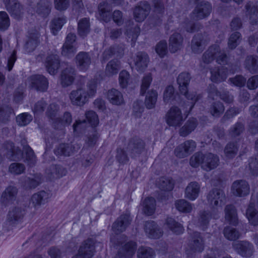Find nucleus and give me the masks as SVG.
Here are the masks:
<instances>
[{"instance_id": "5", "label": "nucleus", "mask_w": 258, "mask_h": 258, "mask_svg": "<svg viewBox=\"0 0 258 258\" xmlns=\"http://www.w3.org/2000/svg\"><path fill=\"white\" fill-rule=\"evenodd\" d=\"M191 77L187 72L181 73L177 78V83L179 86V90L181 94H183L188 100L196 101L197 98L194 94L188 93L187 87L190 82Z\"/></svg>"}, {"instance_id": "13", "label": "nucleus", "mask_w": 258, "mask_h": 258, "mask_svg": "<svg viewBox=\"0 0 258 258\" xmlns=\"http://www.w3.org/2000/svg\"><path fill=\"white\" fill-rule=\"evenodd\" d=\"M70 98L73 105L83 106L88 101V94L85 89L80 88L71 92Z\"/></svg>"}, {"instance_id": "1", "label": "nucleus", "mask_w": 258, "mask_h": 258, "mask_svg": "<svg viewBox=\"0 0 258 258\" xmlns=\"http://www.w3.org/2000/svg\"><path fill=\"white\" fill-rule=\"evenodd\" d=\"M3 148L4 154L11 160L18 161L23 158L24 162L29 167L34 166L36 163V157L29 146H24V151L22 152L19 147L14 146L13 143L7 141L3 144Z\"/></svg>"}, {"instance_id": "51", "label": "nucleus", "mask_w": 258, "mask_h": 258, "mask_svg": "<svg viewBox=\"0 0 258 258\" xmlns=\"http://www.w3.org/2000/svg\"><path fill=\"white\" fill-rule=\"evenodd\" d=\"M13 112L12 108L8 105L0 106V122L7 123L10 120V116Z\"/></svg>"}, {"instance_id": "12", "label": "nucleus", "mask_w": 258, "mask_h": 258, "mask_svg": "<svg viewBox=\"0 0 258 258\" xmlns=\"http://www.w3.org/2000/svg\"><path fill=\"white\" fill-rule=\"evenodd\" d=\"M145 143L140 138L135 137L131 139L128 144L127 150L133 157L140 155L145 150Z\"/></svg>"}, {"instance_id": "22", "label": "nucleus", "mask_w": 258, "mask_h": 258, "mask_svg": "<svg viewBox=\"0 0 258 258\" xmlns=\"http://www.w3.org/2000/svg\"><path fill=\"white\" fill-rule=\"evenodd\" d=\"M25 210L19 207H16L10 211L7 216V222L9 225H14L20 222L24 215Z\"/></svg>"}, {"instance_id": "17", "label": "nucleus", "mask_w": 258, "mask_h": 258, "mask_svg": "<svg viewBox=\"0 0 258 258\" xmlns=\"http://www.w3.org/2000/svg\"><path fill=\"white\" fill-rule=\"evenodd\" d=\"M131 222V219L129 214H122L113 223L112 230L115 233L119 234L125 230Z\"/></svg>"}, {"instance_id": "23", "label": "nucleus", "mask_w": 258, "mask_h": 258, "mask_svg": "<svg viewBox=\"0 0 258 258\" xmlns=\"http://www.w3.org/2000/svg\"><path fill=\"white\" fill-rule=\"evenodd\" d=\"M136 248V242H128L118 250V253L114 258H131L135 254Z\"/></svg>"}, {"instance_id": "64", "label": "nucleus", "mask_w": 258, "mask_h": 258, "mask_svg": "<svg viewBox=\"0 0 258 258\" xmlns=\"http://www.w3.org/2000/svg\"><path fill=\"white\" fill-rule=\"evenodd\" d=\"M25 170V165L20 163H13L10 165L9 168V170L11 173L16 175L23 173Z\"/></svg>"}, {"instance_id": "41", "label": "nucleus", "mask_w": 258, "mask_h": 258, "mask_svg": "<svg viewBox=\"0 0 258 258\" xmlns=\"http://www.w3.org/2000/svg\"><path fill=\"white\" fill-rule=\"evenodd\" d=\"M90 22L88 18H84L81 19L78 24V34L82 37L86 36L90 32Z\"/></svg>"}, {"instance_id": "9", "label": "nucleus", "mask_w": 258, "mask_h": 258, "mask_svg": "<svg viewBox=\"0 0 258 258\" xmlns=\"http://www.w3.org/2000/svg\"><path fill=\"white\" fill-rule=\"evenodd\" d=\"M255 203L258 206V192L255 195H252L250 203L246 212V216L249 223L253 226L258 225V212L254 208Z\"/></svg>"}, {"instance_id": "29", "label": "nucleus", "mask_w": 258, "mask_h": 258, "mask_svg": "<svg viewBox=\"0 0 258 258\" xmlns=\"http://www.w3.org/2000/svg\"><path fill=\"white\" fill-rule=\"evenodd\" d=\"M219 159L217 155L209 153L205 154L202 168L207 171L215 168L219 164Z\"/></svg>"}, {"instance_id": "33", "label": "nucleus", "mask_w": 258, "mask_h": 258, "mask_svg": "<svg viewBox=\"0 0 258 258\" xmlns=\"http://www.w3.org/2000/svg\"><path fill=\"white\" fill-rule=\"evenodd\" d=\"M200 191V185L196 181L190 182L185 189V197L193 201L197 199Z\"/></svg>"}, {"instance_id": "40", "label": "nucleus", "mask_w": 258, "mask_h": 258, "mask_svg": "<svg viewBox=\"0 0 258 258\" xmlns=\"http://www.w3.org/2000/svg\"><path fill=\"white\" fill-rule=\"evenodd\" d=\"M158 97L157 92L153 89L149 90L146 95L145 105L148 109L155 107Z\"/></svg>"}, {"instance_id": "54", "label": "nucleus", "mask_w": 258, "mask_h": 258, "mask_svg": "<svg viewBox=\"0 0 258 258\" xmlns=\"http://www.w3.org/2000/svg\"><path fill=\"white\" fill-rule=\"evenodd\" d=\"M209 111L213 116L218 117L223 113L224 107L221 102H214L211 104Z\"/></svg>"}, {"instance_id": "50", "label": "nucleus", "mask_w": 258, "mask_h": 258, "mask_svg": "<svg viewBox=\"0 0 258 258\" xmlns=\"http://www.w3.org/2000/svg\"><path fill=\"white\" fill-rule=\"evenodd\" d=\"M159 187L166 191H170L173 189L174 185V181L170 178L162 177L158 182Z\"/></svg>"}, {"instance_id": "36", "label": "nucleus", "mask_w": 258, "mask_h": 258, "mask_svg": "<svg viewBox=\"0 0 258 258\" xmlns=\"http://www.w3.org/2000/svg\"><path fill=\"white\" fill-rule=\"evenodd\" d=\"M99 14L101 20L106 23L110 21L111 19V8L106 2H103L98 6Z\"/></svg>"}, {"instance_id": "38", "label": "nucleus", "mask_w": 258, "mask_h": 258, "mask_svg": "<svg viewBox=\"0 0 258 258\" xmlns=\"http://www.w3.org/2000/svg\"><path fill=\"white\" fill-rule=\"evenodd\" d=\"M225 219L229 224L236 225L238 224V218L236 210L235 207L232 205H228L225 208Z\"/></svg>"}, {"instance_id": "25", "label": "nucleus", "mask_w": 258, "mask_h": 258, "mask_svg": "<svg viewBox=\"0 0 258 258\" xmlns=\"http://www.w3.org/2000/svg\"><path fill=\"white\" fill-rule=\"evenodd\" d=\"M76 76L75 69L73 67H68L64 69L61 74V84L63 87L70 86L74 82Z\"/></svg>"}, {"instance_id": "4", "label": "nucleus", "mask_w": 258, "mask_h": 258, "mask_svg": "<svg viewBox=\"0 0 258 258\" xmlns=\"http://www.w3.org/2000/svg\"><path fill=\"white\" fill-rule=\"evenodd\" d=\"M95 243L92 238L84 240L80 246L78 253L72 258H92L95 252Z\"/></svg>"}, {"instance_id": "18", "label": "nucleus", "mask_w": 258, "mask_h": 258, "mask_svg": "<svg viewBox=\"0 0 258 258\" xmlns=\"http://www.w3.org/2000/svg\"><path fill=\"white\" fill-rule=\"evenodd\" d=\"M207 44V40L204 34L198 33L194 35L191 42L192 51L195 53L202 52Z\"/></svg>"}, {"instance_id": "11", "label": "nucleus", "mask_w": 258, "mask_h": 258, "mask_svg": "<svg viewBox=\"0 0 258 258\" xmlns=\"http://www.w3.org/2000/svg\"><path fill=\"white\" fill-rule=\"evenodd\" d=\"M233 249L243 257H250L253 253V246L247 241H239L232 244Z\"/></svg>"}, {"instance_id": "37", "label": "nucleus", "mask_w": 258, "mask_h": 258, "mask_svg": "<svg viewBox=\"0 0 258 258\" xmlns=\"http://www.w3.org/2000/svg\"><path fill=\"white\" fill-rule=\"evenodd\" d=\"M245 69L252 74L258 73V56L248 55L244 61Z\"/></svg>"}, {"instance_id": "57", "label": "nucleus", "mask_w": 258, "mask_h": 258, "mask_svg": "<svg viewBox=\"0 0 258 258\" xmlns=\"http://www.w3.org/2000/svg\"><path fill=\"white\" fill-rule=\"evenodd\" d=\"M241 39V35L239 32H235L232 33L228 39V48L230 49L235 48L240 43Z\"/></svg>"}, {"instance_id": "16", "label": "nucleus", "mask_w": 258, "mask_h": 258, "mask_svg": "<svg viewBox=\"0 0 258 258\" xmlns=\"http://www.w3.org/2000/svg\"><path fill=\"white\" fill-rule=\"evenodd\" d=\"M77 68L81 71H87L91 63V57L88 52L81 51L75 57Z\"/></svg>"}, {"instance_id": "8", "label": "nucleus", "mask_w": 258, "mask_h": 258, "mask_svg": "<svg viewBox=\"0 0 258 258\" xmlns=\"http://www.w3.org/2000/svg\"><path fill=\"white\" fill-rule=\"evenodd\" d=\"M183 120L181 111L176 106L172 107L166 114V122L170 126H180Z\"/></svg>"}, {"instance_id": "55", "label": "nucleus", "mask_w": 258, "mask_h": 258, "mask_svg": "<svg viewBox=\"0 0 258 258\" xmlns=\"http://www.w3.org/2000/svg\"><path fill=\"white\" fill-rule=\"evenodd\" d=\"M244 130V124L240 122H237L229 129L228 135L231 138H235L240 136Z\"/></svg>"}, {"instance_id": "28", "label": "nucleus", "mask_w": 258, "mask_h": 258, "mask_svg": "<svg viewBox=\"0 0 258 258\" xmlns=\"http://www.w3.org/2000/svg\"><path fill=\"white\" fill-rule=\"evenodd\" d=\"M149 62V57L144 52H138L134 59L136 69L138 71L143 72L146 69Z\"/></svg>"}, {"instance_id": "58", "label": "nucleus", "mask_w": 258, "mask_h": 258, "mask_svg": "<svg viewBox=\"0 0 258 258\" xmlns=\"http://www.w3.org/2000/svg\"><path fill=\"white\" fill-rule=\"evenodd\" d=\"M154 250L149 247L141 246L138 249V258H154Z\"/></svg>"}, {"instance_id": "56", "label": "nucleus", "mask_w": 258, "mask_h": 258, "mask_svg": "<svg viewBox=\"0 0 258 258\" xmlns=\"http://www.w3.org/2000/svg\"><path fill=\"white\" fill-rule=\"evenodd\" d=\"M100 135L97 131L93 128L92 131L90 132L87 135L85 143L89 147H93L97 143Z\"/></svg>"}, {"instance_id": "31", "label": "nucleus", "mask_w": 258, "mask_h": 258, "mask_svg": "<svg viewBox=\"0 0 258 258\" xmlns=\"http://www.w3.org/2000/svg\"><path fill=\"white\" fill-rule=\"evenodd\" d=\"M198 124L196 118L188 119L184 124L179 129V134L181 137H185L193 132Z\"/></svg>"}, {"instance_id": "60", "label": "nucleus", "mask_w": 258, "mask_h": 258, "mask_svg": "<svg viewBox=\"0 0 258 258\" xmlns=\"http://www.w3.org/2000/svg\"><path fill=\"white\" fill-rule=\"evenodd\" d=\"M174 88L171 85L166 87L163 93V101L166 103H171L174 99Z\"/></svg>"}, {"instance_id": "61", "label": "nucleus", "mask_w": 258, "mask_h": 258, "mask_svg": "<svg viewBox=\"0 0 258 258\" xmlns=\"http://www.w3.org/2000/svg\"><path fill=\"white\" fill-rule=\"evenodd\" d=\"M77 51L75 44H67L64 43L61 50L62 55L70 57L73 56Z\"/></svg>"}, {"instance_id": "26", "label": "nucleus", "mask_w": 258, "mask_h": 258, "mask_svg": "<svg viewBox=\"0 0 258 258\" xmlns=\"http://www.w3.org/2000/svg\"><path fill=\"white\" fill-rule=\"evenodd\" d=\"M39 36L40 34L37 31L29 34L28 39L24 45V49L26 52L30 53L35 50L40 42Z\"/></svg>"}, {"instance_id": "2", "label": "nucleus", "mask_w": 258, "mask_h": 258, "mask_svg": "<svg viewBox=\"0 0 258 258\" xmlns=\"http://www.w3.org/2000/svg\"><path fill=\"white\" fill-rule=\"evenodd\" d=\"M204 241L200 232H194L191 235L185 253L188 257H192L194 253L201 252L204 249Z\"/></svg>"}, {"instance_id": "27", "label": "nucleus", "mask_w": 258, "mask_h": 258, "mask_svg": "<svg viewBox=\"0 0 258 258\" xmlns=\"http://www.w3.org/2000/svg\"><path fill=\"white\" fill-rule=\"evenodd\" d=\"M219 52V46L213 45L210 46L203 54L201 65L203 66V63L207 64L212 62Z\"/></svg>"}, {"instance_id": "7", "label": "nucleus", "mask_w": 258, "mask_h": 258, "mask_svg": "<svg viewBox=\"0 0 258 258\" xmlns=\"http://www.w3.org/2000/svg\"><path fill=\"white\" fill-rule=\"evenodd\" d=\"M207 198L209 203L214 208L221 207L225 204V194L223 190L220 189H212L208 193Z\"/></svg>"}, {"instance_id": "30", "label": "nucleus", "mask_w": 258, "mask_h": 258, "mask_svg": "<svg viewBox=\"0 0 258 258\" xmlns=\"http://www.w3.org/2000/svg\"><path fill=\"white\" fill-rule=\"evenodd\" d=\"M52 7L50 0H39L35 8V12L39 15L45 17L50 14Z\"/></svg>"}, {"instance_id": "3", "label": "nucleus", "mask_w": 258, "mask_h": 258, "mask_svg": "<svg viewBox=\"0 0 258 258\" xmlns=\"http://www.w3.org/2000/svg\"><path fill=\"white\" fill-rule=\"evenodd\" d=\"M3 3L11 17L18 20L23 17L25 8L19 0H3Z\"/></svg>"}, {"instance_id": "14", "label": "nucleus", "mask_w": 258, "mask_h": 258, "mask_svg": "<svg viewBox=\"0 0 258 258\" xmlns=\"http://www.w3.org/2000/svg\"><path fill=\"white\" fill-rule=\"evenodd\" d=\"M28 80L30 83L31 87L37 91L44 92L48 88V80L43 75H33L30 77Z\"/></svg>"}, {"instance_id": "62", "label": "nucleus", "mask_w": 258, "mask_h": 258, "mask_svg": "<svg viewBox=\"0 0 258 258\" xmlns=\"http://www.w3.org/2000/svg\"><path fill=\"white\" fill-rule=\"evenodd\" d=\"M18 192V190L15 186H9L4 191L3 197L7 200H13L14 199Z\"/></svg>"}, {"instance_id": "24", "label": "nucleus", "mask_w": 258, "mask_h": 258, "mask_svg": "<svg viewBox=\"0 0 258 258\" xmlns=\"http://www.w3.org/2000/svg\"><path fill=\"white\" fill-rule=\"evenodd\" d=\"M183 39L182 35L177 32L172 34L169 40V49L171 52L175 53L183 47Z\"/></svg>"}, {"instance_id": "35", "label": "nucleus", "mask_w": 258, "mask_h": 258, "mask_svg": "<svg viewBox=\"0 0 258 258\" xmlns=\"http://www.w3.org/2000/svg\"><path fill=\"white\" fill-rule=\"evenodd\" d=\"M121 69L120 61L117 59H113L107 63L105 74L106 76L112 77L117 74Z\"/></svg>"}, {"instance_id": "19", "label": "nucleus", "mask_w": 258, "mask_h": 258, "mask_svg": "<svg viewBox=\"0 0 258 258\" xmlns=\"http://www.w3.org/2000/svg\"><path fill=\"white\" fill-rule=\"evenodd\" d=\"M45 66L50 74L52 75L56 74L60 67L59 56L53 54L48 55L46 58Z\"/></svg>"}, {"instance_id": "48", "label": "nucleus", "mask_w": 258, "mask_h": 258, "mask_svg": "<svg viewBox=\"0 0 258 258\" xmlns=\"http://www.w3.org/2000/svg\"><path fill=\"white\" fill-rule=\"evenodd\" d=\"M166 223L168 228L176 234L182 233L184 230L182 226L172 218H167Z\"/></svg>"}, {"instance_id": "52", "label": "nucleus", "mask_w": 258, "mask_h": 258, "mask_svg": "<svg viewBox=\"0 0 258 258\" xmlns=\"http://www.w3.org/2000/svg\"><path fill=\"white\" fill-rule=\"evenodd\" d=\"M66 19L64 17L54 18L51 22V29L53 35H55L63 24L66 23Z\"/></svg>"}, {"instance_id": "34", "label": "nucleus", "mask_w": 258, "mask_h": 258, "mask_svg": "<svg viewBox=\"0 0 258 258\" xmlns=\"http://www.w3.org/2000/svg\"><path fill=\"white\" fill-rule=\"evenodd\" d=\"M107 98L110 103L113 105H120L124 103L122 93L115 89H111L108 91Z\"/></svg>"}, {"instance_id": "6", "label": "nucleus", "mask_w": 258, "mask_h": 258, "mask_svg": "<svg viewBox=\"0 0 258 258\" xmlns=\"http://www.w3.org/2000/svg\"><path fill=\"white\" fill-rule=\"evenodd\" d=\"M212 11V6L208 2H201L193 10L191 17L193 20H199L207 17Z\"/></svg>"}, {"instance_id": "59", "label": "nucleus", "mask_w": 258, "mask_h": 258, "mask_svg": "<svg viewBox=\"0 0 258 258\" xmlns=\"http://www.w3.org/2000/svg\"><path fill=\"white\" fill-rule=\"evenodd\" d=\"M40 183V179L37 178H31L25 177L22 182L23 186L25 189H32L36 187Z\"/></svg>"}, {"instance_id": "32", "label": "nucleus", "mask_w": 258, "mask_h": 258, "mask_svg": "<svg viewBox=\"0 0 258 258\" xmlns=\"http://www.w3.org/2000/svg\"><path fill=\"white\" fill-rule=\"evenodd\" d=\"M49 194L44 190L34 194L31 197V203L35 208H39L41 205L47 202Z\"/></svg>"}, {"instance_id": "21", "label": "nucleus", "mask_w": 258, "mask_h": 258, "mask_svg": "<svg viewBox=\"0 0 258 258\" xmlns=\"http://www.w3.org/2000/svg\"><path fill=\"white\" fill-rule=\"evenodd\" d=\"M246 16L249 18L252 25L258 22V1L255 3L249 2L245 6Z\"/></svg>"}, {"instance_id": "63", "label": "nucleus", "mask_w": 258, "mask_h": 258, "mask_svg": "<svg viewBox=\"0 0 258 258\" xmlns=\"http://www.w3.org/2000/svg\"><path fill=\"white\" fill-rule=\"evenodd\" d=\"M32 120V117L27 113H22L16 117V121L20 126H25Z\"/></svg>"}, {"instance_id": "15", "label": "nucleus", "mask_w": 258, "mask_h": 258, "mask_svg": "<svg viewBox=\"0 0 258 258\" xmlns=\"http://www.w3.org/2000/svg\"><path fill=\"white\" fill-rule=\"evenodd\" d=\"M231 190L234 195L238 197L247 196L250 191V187L247 181L244 180L235 181L232 185Z\"/></svg>"}, {"instance_id": "46", "label": "nucleus", "mask_w": 258, "mask_h": 258, "mask_svg": "<svg viewBox=\"0 0 258 258\" xmlns=\"http://www.w3.org/2000/svg\"><path fill=\"white\" fill-rule=\"evenodd\" d=\"M67 170L60 165H53L50 167L49 169L47 170L48 174L51 176L56 178H60L67 174Z\"/></svg>"}, {"instance_id": "10", "label": "nucleus", "mask_w": 258, "mask_h": 258, "mask_svg": "<svg viewBox=\"0 0 258 258\" xmlns=\"http://www.w3.org/2000/svg\"><path fill=\"white\" fill-rule=\"evenodd\" d=\"M150 10V5L147 2H140L134 10L135 20L138 22L143 21L149 14Z\"/></svg>"}, {"instance_id": "42", "label": "nucleus", "mask_w": 258, "mask_h": 258, "mask_svg": "<svg viewBox=\"0 0 258 258\" xmlns=\"http://www.w3.org/2000/svg\"><path fill=\"white\" fill-rule=\"evenodd\" d=\"M74 147L71 144H60L54 150L56 155H63L70 156L74 152Z\"/></svg>"}, {"instance_id": "39", "label": "nucleus", "mask_w": 258, "mask_h": 258, "mask_svg": "<svg viewBox=\"0 0 258 258\" xmlns=\"http://www.w3.org/2000/svg\"><path fill=\"white\" fill-rule=\"evenodd\" d=\"M211 80L215 83H219L225 81L227 77L226 71L223 69L215 68L211 70Z\"/></svg>"}, {"instance_id": "43", "label": "nucleus", "mask_w": 258, "mask_h": 258, "mask_svg": "<svg viewBox=\"0 0 258 258\" xmlns=\"http://www.w3.org/2000/svg\"><path fill=\"white\" fill-rule=\"evenodd\" d=\"M143 211L147 215H152L155 210L156 201L152 197L147 198L143 203Z\"/></svg>"}, {"instance_id": "53", "label": "nucleus", "mask_w": 258, "mask_h": 258, "mask_svg": "<svg viewBox=\"0 0 258 258\" xmlns=\"http://www.w3.org/2000/svg\"><path fill=\"white\" fill-rule=\"evenodd\" d=\"M205 154L198 152L195 153L190 158V165L193 167H198L200 165H203Z\"/></svg>"}, {"instance_id": "45", "label": "nucleus", "mask_w": 258, "mask_h": 258, "mask_svg": "<svg viewBox=\"0 0 258 258\" xmlns=\"http://www.w3.org/2000/svg\"><path fill=\"white\" fill-rule=\"evenodd\" d=\"M223 234L224 237L230 241L236 240L240 237L239 232L235 228L227 226L223 230Z\"/></svg>"}, {"instance_id": "20", "label": "nucleus", "mask_w": 258, "mask_h": 258, "mask_svg": "<svg viewBox=\"0 0 258 258\" xmlns=\"http://www.w3.org/2000/svg\"><path fill=\"white\" fill-rule=\"evenodd\" d=\"M144 230L150 238H159L162 235V231L157 224L152 221H146L144 224Z\"/></svg>"}, {"instance_id": "47", "label": "nucleus", "mask_w": 258, "mask_h": 258, "mask_svg": "<svg viewBox=\"0 0 258 258\" xmlns=\"http://www.w3.org/2000/svg\"><path fill=\"white\" fill-rule=\"evenodd\" d=\"M238 147L236 142H229L224 148V154L229 159L234 158L237 154Z\"/></svg>"}, {"instance_id": "49", "label": "nucleus", "mask_w": 258, "mask_h": 258, "mask_svg": "<svg viewBox=\"0 0 258 258\" xmlns=\"http://www.w3.org/2000/svg\"><path fill=\"white\" fill-rule=\"evenodd\" d=\"M175 206L178 211L183 213H190L192 209L191 204L184 199L176 201Z\"/></svg>"}, {"instance_id": "44", "label": "nucleus", "mask_w": 258, "mask_h": 258, "mask_svg": "<svg viewBox=\"0 0 258 258\" xmlns=\"http://www.w3.org/2000/svg\"><path fill=\"white\" fill-rule=\"evenodd\" d=\"M211 218V215L209 212L205 211L200 212L197 223V226L200 227L203 230H205L209 223Z\"/></svg>"}]
</instances>
